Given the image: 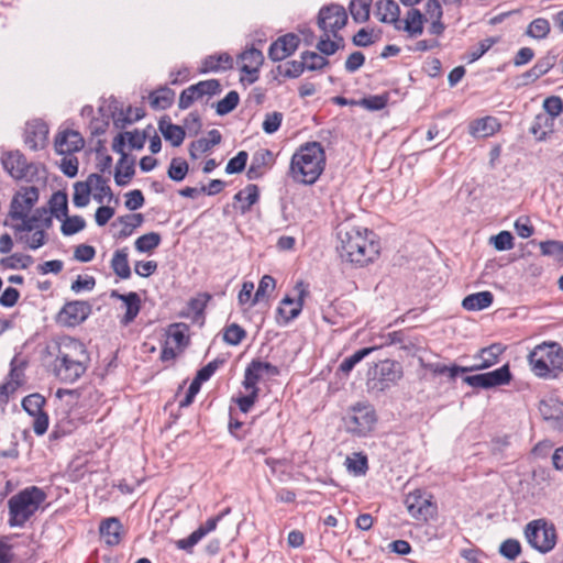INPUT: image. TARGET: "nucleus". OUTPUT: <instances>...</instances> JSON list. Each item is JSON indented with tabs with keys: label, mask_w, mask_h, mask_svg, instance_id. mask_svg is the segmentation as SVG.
<instances>
[{
	"label": "nucleus",
	"mask_w": 563,
	"mask_h": 563,
	"mask_svg": "<svg viewBox=\"0 0 563 563\" xmlns=\"http://www.w3.org/2000/svg\"><path fill=\"white\" fill-rule=\"evenodd\" d=\"M37 200L38 189L35 186L22 187L13 196L8 214L9 225L16 240L31 250L46 244L47 231L53 224L45 208H37L31 213Z\"/></svg>",
	"instance_id": "1"
},
{
	"label": "nucleus",
	"mask_w": 563,
	"mask_h": 563,
	"mask_svg": "<svg viewBox=\"0 0 563 563\" xmlns=\"http://www.w3.org/2000/svg\"><path fill=\"white\" fill-rule=\"evenodd\" d=\"M336 235L338 252L342 261L364 267L378 258L379 241L367 228L343 222L339 225Z\"/></svg>",
	"instance_id": "2"
},
{
	"label": "nucleus",
	"mask_w": 563,
	"mask_h": 563,
	"mask_svg": "<svg viewBox=\"0 0 563 563\" xmlns=\"http://www.w3.org/2000/svg\"><path fill=\"white\" fill-rule=\"evenodd\" d=\"M54 373L62 382L74 383L87 369L89 356L85 345L70 336H62L56 343Z\"/></svg>",
	"instance_id": "3"
},
{
	"label": "nucleus",
	"mask_w": 563,
	"mask_h": 563,
	"mask_svg": "<svg viewBox=\"0 0 563 563\" xmlns=\"http://www.w3.org/2000/svg\"><path fill=\"white\" fill-rule=\"evenodd\" d=\"M325 166V154L319 142L301 145L290 161V175L297 183L314 184Z\"/></svg>",
	"instance_id": "4"
},
{
	"label": "nucleus",
	"mask_w": 563,
	"mask_h": 563,
	"mask_svg": "<svg viewBox=\"0 0 563 563\" xmlns=\"http://www.w3.org/2000/svg\"><path fill=\"white\" fill-rule=\"evenodd\" d=\"M46 500L45 492L37 486H30L8 500L10 527H23Z\"/></svg>",
	"instance_id": "5"
},
{
	"label": "nucleus",
	"mask_w": 563,
	"mask_h": 563,
	"mask_svg": "<svg viewBox=\"0 0 563 563\" xmlns=\"http://www.w3.org/2000/svg\"><path fill=\"white\" fill-rule=\"evenodd\" d=\"M533 374L541 378H556L563 372V349L555 342L537 345L528 356Z\"/></svg>",
	"instance_id": "6"
},
{
	"label": "nucleus",
	"mask_w": 563,
	"mask_h": 563,
	"mask_svg": "<svg viewBox=\"0 0 563 563\" xmlns=\"http://www.w3.org/2000/svg\"><path fill=\"white\" fill-rule=\"evenodd\" d=\"M528 543L541 553L551 551L556 543V531L544 520H533L525 529Z\"/></svg>",
	"instance_id": "7"
},
{
	"label": "nucleus",
	"mask_w": 563,
	"mask_h": 563,
	"mask_svg": "<svg viewBox=\"0 0 563 563\" xmlns=\"http://www.w3.org/2000/svg\"><path fill=\"white\" fill-rule=\"evenodd\" d=\"M405 505L409 515L421 521H428L437 515L433 496L424 490L416 489L406 496Z\"/></svg>",
	"instance_id": "8"
},
{
	"label": "nucleus",
	"mask_w": 563,
	"mask_h": 563,
	"mask_svg": "<svg viewBox=\"0 0 563 563\" xmlns=\"http://www.w3.org/2000/svg\"><path fill=\"white\" fill-rule=\"evenodd\" d=\"M376 421V412L371 405L356 404L351 409L347 429L357 435H366L374 429Z\"/></svg>",
	"instance_id": "9"
},
{
	"label": "nucleus",
	"mask_w": 563,
	"mask_h": 563,
	"mask_svg": "<svg viewBox=\"0 0 563 563\" xmlns=\"http://www.w3.org/2000/svg\"><path fill=\"white\" fill-rule=\"evenodd\" d=\"M347 21V14L343 7L330 4L320 9L318 14V26L323 33L332 34L338 37V32L344 27Z\"/></svg>",
	"instance_id": "10"
},
{
	"label": "nucleus",
	"mask_w": 563,
	"mask_h": 563,
	"mask_svg": "<svg viewBox=\"0 0 563 563\" xmlns=\"http://www.w3.org/2000/svg\"><path fill=\"white\" fill-rule=\"evenodd\" d=\"M220 91L221 86L217 79L199 81L180 93L178 106L180 109H188L195 101L202 99L205 96L211 97Z\"/></svg>",
	"instance_id": "11"
},
{
	"label": "nucleus",
	"mask_w": 563,
	"mask_h": 563,
	"mask_svg": "<svg viewBox=\"0 0 563 563\" xmlns=\"http://www.w3.org/2000/svg\"><path fill=\"white\" fill-rule=\"evenodd\" d=\"M230 508H227L216 517L209 518L203 525L196 529L189 537L176 541V547L186 552H191L192 548L203 539L208 533L216 530L218 522L229 512Z\"/></svg>",
	"instance_id": "12"
},
{
	"label": "nucleus",
	"mask_w": 563,
	"mask_h": 563,
	"mask_svg": "<svg viewBox=\"0 0 563 563\" xmlns=\"http://www.w3.org/2000/svg\"><path fill=\"white\" fill-rule=\"evenodd\" d=\"M85 145V141L79 132L74 130L59 131L54 141L55 151L59 155H71L79 152Z\"/></svg>",
	"instance_id": "13"
},
{
	"label": "nucleus",
	"mask_w": 563,
	"mask_h": 563,
	"mask_svg": "<svg viewBox=\"0 0 563 563\" xmlns=\"http://www.w3.org/2000/svg\"><path fill=\"white\" fill-rule=\"evenodd\" d=\"M278 373V368L271 363L253 361L245 371L243 386L245 389L254 388L264 377H273Z\"/></svg>",
	"instance_id": "14"
},
{
	"label": "nucleus",
	"mask_w": 563,
	"mask_h": 563,
	"mask_svg": "<svg viewBox=\"0 0 563 563\" xmlns=\"http://www.w3.org/2000/svg\"><path fill=\"white\" fill-rule=\"evenodd\" d=\"M91 312V306L87 301L67 302L59 312V320L74 327L85 321Z\"/></svg>",
	"instance_id": "15"
},
{
	"label": "nucleus",
	"mask_w": 563,
	"mask_h": 563,
	"mask_svg": "<svg viewBox=\"0 0 563 563\" xmlns=\"http://www.w3.org/2000/svg\"><path fill=\"white\" fill-rule=\"evenodd\" d=\"M3 168L14 179H24L29 176L31 166L25 157L18 151L8 152L1 158Z\"/></svg>",
	"instance_id": "16"
},
{
	"label": "nucleus",
	"mask_w": 563,
	"mask_h": 563,
	"mask_svg": "<svg viewBox=\"0 0 563 563\" xmlns=\"http://www.w3.org/2000/svg\"><path fill=\"white\" fill-rule=\"evenodd\" d=\"M299 45V37L292 33L277 38L268 49V56L274 62L284 60L296 52Z\"/></svg>",
	"instance_id": "17"
},
{
	"label": "nucleus",
	"mask_w": 563,
	"mask_h": 563,
	"mask_svg": "<svg viewBox=\"0 0 563 563\" xmlns=\"http://www.w3.org/2000/svg\"><path fill=\"white\" fill-rule=\"evenodd\" d=\"M48 128L42 121H32L26 124L24 142L32 151L44 148L47 142Z\"/></svg>",
	"instance_id": "18"
},
{
	"label": "nucleus",
	"mask_w": 563,
	"mask_h": 563,
	"mask_svg": "<svg viewBox=\"0 0 563 563\" xmlns=\"http://www.w3.org/2000/svg\"><path fill=\"white\" fill-rule=\"evenodd\" d=\"M296 289L298 290V299L295 300L290 297H285L280 306L278 307V314L284 319L285 322H289L300 313L303 306V298L307 295V290L303 286V283H298L296 285Z\"/></svg>",
	"instance_id": "19"
},
{
	"label": "nucleus",
	"mask_w": 563,
	"mask_h": 563,
	"mask_svg": "<svg viewBox=\"0 0 563 563\" xmlns=\"http://www.w3.org/2000/svg\"><path fill=\"white\" fill-rule=\"evenodd\" d=\"M539 411L544 420L555 429H563V402L556 398L540 401Z\"/></svg>",
	"instance_id": "20"
},
{
	"label": "nucleus",
	"mask_w": 563,
	"mask_h": 563,
	"mask_svg": "<svg viewBox=\"0 0 563 563\" xmlns=\"http://www.w3.org/2000/svg\"><path fill=\"white\" fill-rule=\"evenodd\" d=\"M504 351L505 347L499 343L484 347L474 356L477 363L468 368H463V371H479L488 368L498 363L499 356Z\"/></svg>",
	"instance_id": "21"
},
{
	"label": "nucleus",
	"mask_w": 563,
	"mask_h": 563,
	"mask_svg": "<svg viewBox=\"0 0 563 563\" xmlns=\"http://www.w3.org/2000/svg\"><path fill=\"white\" fill-rule=\"evenodd\" d=\"M111 297L117 298L123 302L125 312H124L123 317L121 318V323L123 325H128L131 322H133L141 309L140 296L133 291L129 292L126 295H122V294H119L118 291L113 290L111 292Z\"/></svg>",
	"instance_id": "22"
},
{
	"label": "nucleus",
	"mask_w": 563,
	"mask_h": 563,
	"mask_svg": "<svg viewBox=\"0 0 563 563\" xmlns=\"http://www.w3.org/2000/svg\"><path fill=\"white\" fill-rule=\"evenodd\" d=\"M100 536L108 545H117L121 541L123 527L118 518H107L100 523Z\"/></svg>",
	"instance_id": "23"
},
{
	"label": "nucleus",
	"mask_w": 563,
	"mask_h": 563,
	"mask_svg": "<svg viewBox=\"0 0 563 563\" xmlns=\"http://www.w3.org/2000/svg\"><path fill=\"white\" fill-rule=\"evenodd\" d=\"M556 120L558 119L541 112L536 115L530 132L538 141H543L555 131Z\"/></svg>",
	"instance_id": "24"
},
{
	"label": "nucleus",
	"mask_w": 563,
	"mask_h": 563,
	"mask_svg": "<svg viewBox=\"0 0 563 563\" xmlns=\"http://www.w3.org/2000/svg\"><path fill=\"white\" fill-rule=\"evenodd\" d=\"M376 374L385 386L396 384L402 377L401 365L396 361L384 360L377 364Z\"/></svg>",
	"instance_id": "25"
},
{
	"label": "nucleus",
	"mask_w": 563,
	"mask_h": 563,
	"mask_svg": "<svg viewBox=\"0 0 563 563\" xmlns=\"http://www.w3.org/2000/svg\"><path fill=\"white\" fill-rule=\"evenodd\" d=\"M500 128L497 119L485 117L473 121L470 124V134L477 139H485L494 135Z\"/></svg>",
	"instance_id": "26"
},
{
	"label": "nucleus",
	"mask_w": 563,
	"mask_h": 563,
	"mask_svg": "<svg viewBox=\"0 0 563 563\" xmlns=\"http://www.w3.org/2000/svg\"><path fill=\"white\" fill-rule=\"evenodd\" d=\"M260 197V190L256 185H247L244 189L235 194L234 208L240 210L242 214L249 212L253 205H255Z\"/></svg>",
	"instance_id": "27"
},
{
	"label": "nucleus",
	"mask_w": 563,
	"mask_h": 563,
	"mask_svg": "<svg viewBox=\"0 0 563 563\" xmlns=\"http://www.w3.org/2000/svg\"><path fill=\"white\" fill-rule=\"evenodd\" d=\"M398 30L408 32L411 36L420 35L423 31V15L417 9H410L404 21L396 24Z\"/></svg>",
	"instance_id": "28"
},
{
	"label": "nucleus",
	"mask_w": 563,
	"mask_h": 563,
	"mask_svg": "<svg viewBox=\"0 0 563 563\" xmlns=\"http://www.w3.org/2000/svg\"><path fill=\"white\" fill-rule=\"evenodd\" d=\"M87 179L91 188L92 197L96 201L102 203L104 198H108V201L113 198L112 190L108 185V181L102 176L98 174H90Z\"/></svg>",
	"instance_id": "29"
},
{
	"label": "nucleus",
	"mask_w": 563,
	"mask_h": 563,
	"mask_svg": "<svg viewBox=\"0 0 563 563\" xmlns=\"http://www.w3.org/2000/svg\"><path fill=\"white\" fill-rule=\"evenodd\" d=\"M221 133L213 129L208 132L207 137H201L190 144L189 154L192 158H197L198 155L208 152L212 146L218 145L221 142Z\"/></svg>",
	"instance_id": "30"
},
{
	"label": "nucleus",
	"mask_w": 563,
	"mask_h": 563,
	"mask_svg": "<svg viewBox=\"0 0 563 563\" xmlns=\"http://www.w3.org/2000/svg\"><path fill=\"white\" fill-rule=\"evenodd\" d=\"M272 159H273V154L271 151H268V150L257 151L252 158V163L247 170V177L250 179H256V178L261 177L264 174L265 168L271 164Z\"/></svg>",
	"instance_id": "31"
},
{
	"label": "nucleus",
	"mask_w": 563,
	"mask_h": 563,
	"mask_svg": "<svg viewBox=\"0 0 563 563\" xmlns=\"http://www.w3.org/2000/svg\"><path fill=\"white\" fill-rule=\"evenodd\" d=\"M144 221V218L141 213H131L123 217L118 218L112 225H120V229L117 233L118 238H128L133 231L141 227Z\"/></svg>",
	"instance_id": "32"
},
{
	"label": "nucleus",
	"mask_w": 563,
	"mask_h": 563,
	"mask_svg": "<svg viewBox=\"0 0 563 563\" xmlns=\"http://www.w3.org/2000/svg\"><path fill=\"white\" fill-rule=\"evenodd\" d=\"M263 60L264 56L260 49L250 48L240 56L241 70L249 75L256 74Z\"/></svg>",
	"instance_id": "33"
},
{
	"label": "nucleus",
	"mask_w": 563,
	"mask_h": 563,
	"mask_svg": "<svg viewBox=\"0 0 563 563\" xmlns=\"http://www.w3.org/2000/svg\"><path fill=\"white\" fill-rule=\"evenodd\" d=\"M494 296L490 291H479L466 296L462 301V307L468 311H479L493 303Z\"/></svg>",
	"instance_id": "34"
},
{
	"label": "nucleus",
	"mask_w": 563,
	"mask_h": 563,
	"mask_svg": "<svg viewBox=\"0 0 563 563\" xmlns=\"http://www.w3.org/2000/svg\"><path fill=\"white\" fill-rule=\"evenodd\" d=\"M376 15L380 22L396 23L399 22V7L393 0H380L376 4Z\"/></svg>",
	"instance_id": "35"
},
{
	"label": "nucleus",
	"mask_w": 563,
	"mask_h": 563,
	"mask_svg": "<svg viewBox=\"0 0 563 563\" xmlns=\"http://www.w3.org/2000/svg\"><path fill=\"white\" fill-rule=\"evenodd\" d=\"M128 257V247H122L114 252L111 260V268L113 269L114 274L122 279H128L131 276V268Z\"/></svg>",
	"instance_id": "36"
},
{
	"label": "nucleus",
	"mask_w": 563,
	"mask_h": 563,
	"mask_svg": "<svg viewBox=\"0 0 563 563\" xmlns=\"http://www.w3.org/2000/svg\"><path fill=\"white\" fill-rule=\"evenodd\" d=\"M551 485V473L549 470L539 467L533 470L530 490L533 496L541 495Z\"/></svg>",
	"instance_id": "37"
},
{
	"label": "nucleus",
	"mask_w": 563,
	"mask_h": 563,
	"mask_svg": "<svg viewBox=\"0 0 563 563\" xmlns=\"http://www.w3.org/2000/svg\"><path fill=\"white\" fill-rule=\"evenodd\" d=\"M49 211L48 216L51 219L55 217L58 220H62L63 217H66L68 213V198L66 192L56 191L52 195L49 199Z\"/></svg>",
	"instance_id": "38"
},
{
	"label": "nucleus",
	"mask_w": 563,
	"mask_h": 563,
	"mask_svg": "<svg viewBox=\"0 0 563 563\" xmlns=\"http://www.w3.org/2000/svg\"><path fill=\"white\" fill-rule=\"evenodd\" d=\"M158 128L165 140L169 141L173 146H179L183 143L185 131L181 126L166 120H161Z\"/></svg>",
	"instance_id": "39"
},
{
	"label": "nucleus",
	"mask_w": 563,
	"mask_h": 563,
	"mask_svg": "<svg viewBox=\"0 0 563 563\" xmlns=\"http://www.w3.org/2000/svg\"><path fill=\"white\" fill-rule=\"evenodd\" d=\"M232 66V58L227 53H221L218 55H210L206 57L202 62V73L208 71H218L221 69H228Z\"/></svg>",
	"instance_id": "40"
},
{
	"label": "nucleus",
	"mask_w": 563,
	"mask_h": 563,
	"mask_svg": "<svg viewBox=\"0 0 563 563\" xmlns=\"http://www.w3.org/2000/svg\"><path fill=\"white\" fill-rule=\"evenodd\" d=\"M187 325L181 323L172 324L167 331L166 342L180 351L188 343Z\"/></svg>",
	"instance_id": "41"
},
{
	"label": "nucleus",
	"mask_w": 563,
	"mask_h": 563,
	"mask_svg": "<svg viewBox=\"0 0 563 563\" xmlns=\"http://www.w3.org/2000/svg\"><path fill=\"white\" fill-rule=\"evenodd\" d=\"M175 93L169 88H159L150 95V103L156 110H164L172 106Z\"/></svg>",
	"instance_id": "42"
},
{
	"label": "nucleus",
	"mask_w": 563,
	"mask_h": 563,
	"mask_svg": "<svg viewBox=\"0 0 563 563\" xmlns=\"http://www.w3.org/2000/svg\"><path fill=\"white\" fill-rule=\"evenodd\" d=\"M161 241L162 238L159 233L150 232L137 238L134 242V246L140 253H151L161 244Z\"/></svg>",
	"instance_id": "43"
},
{
	"label": "nucleus",
	"mask_w": 563,
	"mask_h": 563,
	"mask_svg": "<svg viewBox=\"0 0 563 563\" xmlns=\"http://www.w3.org/2000/svg\"><path fill=\"white\" fill-rule=\"evenodd\" d=\"M487 388L506 385L511 380L509 365L506 364L495 371L485 373Z\"/></svg>",
	"instance_id": "44"
},
{
	"label": "nucleus",
	"mask_w": 563,
	"mask_h": 563,
	"mask_svg": "<svg viewBox=\"0 0 563 563\" xmlns=\"http://www.w3.org/2000/svg\"><path fill=\"white\" fill-rule=\"evenodd\" d=\"M372 0H351L350 12L357 23L366 22L369 18Z\"/></svg>",
	"instance_id": "45"
},
{
	"label": "nucleus",
	"mask_w": 563,
	"mask_h": 563,
	"mask_svg": "<svg viewBox=\"0 0 563 563\" xmlns=\"http://www.w3.org/2000/svg\"><path fill=\"white\" fill-rule=\"evenodd\" d=\"M91 195V188L88 179L85 181H77L74 185L73 202L77 208H84L88 206Z\"/></svg>",
	"instance_id": "46"
},
{
	"label": "nucleus",
	"mask_w": 563,
	"mask_h": 563,
	"mask_svg": "<svg viewBox=\"0 0 563 563\" xmlns=\"http://www.w3.org/2000/svg\"><path fill=\"white\" fill-rule=\"evenodd\" d=\"M341 46H343V37L338 34V37H332V34L324 33L317 44L318 51L323 55H333Z\"/></svg>",
	"instance_id": "47"
},
{
	"label": "nucleus",
	"mask_w": 563,
	"mask_h": 563,
	"mask_svg": "<svg viewBox=\"0 0 563 563\" xmlns=\"http://www.w3.org/2000/svg\"><path fill=\"white\" fill-rule=\"evenodd\" d=\"M551 30L550 22L544 18H538L530 22L526 34L536 40L545 38Z\"/></svg>",
	"instance_id": "48"
},
{
	"label": "nucleus",
	"mask_w": 563,
	"mask_h": 563,
	"mask_svg": "<svg viewBox=\"0 0 563 563\" xmlns=\"http://www.w3.org/2000/svg\"><path fill=\"white\" fill-rule=\"evenodd\" d=\"M86 227V221L80 216H73L69 217L68 214L66 217H63L62 219V227L60 231L63 235L69 236L74 235L81 230H84Z\"/></svg>",
	"instance_id": "49"
},
{
	"label": "nucleus",
	"mask_w": 563,
	"mask_h": 563,
	"mask_svg": "<svg viewBox=\"0 0 563 563\" xmlns=\"http://www.w3.org/2000/svg\"><path fill=\"white\" fill-rule=\"evenodd\" d=\"M33 263V258L25 254H12L1 260V265L9 269H25Z\"/></svg>",
	"instance_id": "50"
},
{
	"label": "nucleus",
	"mask_w": 563,
	"mask_h": 563,
	"mask_svg": "<svg viewBox=\"0 0 563 563\" xmlns=\"http://www.w3.org/2000/svg\"><path fill=\"white\" fill-rule=\"evenodd\" d=\"M539 246L542 255L550 256L556 262H563V242L550 240L540 242Z\"/></svg>",
	"instance_id": "51"
},
{
	"label": "nucleus",
	"mask_w": 563,
	"mask_h": 563,
	"mask_svg": "<svg viewBox=\"0 0 563 563\" xmlns=\"http://www.w3.org/2000/svg\"><path fill=\"white\" fill-rule=\"evenodd\" d=\"M276 286L275 279L271 275H264L260 283L257 290L253 296V301L251 302V307L263 300L266 296H268Z\"/></svg>",
	"instance_id": "52"
},
{
	"label": "nucleus",
	"mask_w": 563,
	"mask_h": 563,
	"mask_svg": "<svg viewBox=\"0 0 563 563\" xmlns=\"http://www.w3.org/2000/svg\"><path fill=\"white\" fill-rule=\"evenodd\" d=\"M554 65L552 57H545L536 63V65L528 70L523 76L531 81L537 80L541 76L545 75Z\"/></svg>",
	"instance_id": "53"
},
{
	"label": "nucleus",
	"mask_w": 563,
	"mask_h": 563,
	"mask_svg": "<svg viewBox=\"0 0 563 563\" xmlns=\"http://www.w3.org/2000/svg\"><path fill=\"white\" fill-rule=\"evenodd\" d=\"M45 405V398L40 394H31L23 398L22 407L32 417L43 411Z\"/></svg>",
	"instance_id": "54"
},
{
	"label": "nucleus",
	"mask_w": 563,
	"mask_h": 563,
	"mask_svg": "<svg viewBox=\"0 0 563 563\" xmlns=\"http://www.w3.org/2000/svg\"><path fill=\"white\" fill-rule=\"evenodd\" d=\"M375 349L376 347H364V349L356 351L354 354L346 357L340 364V371L345 374L350 373L357 363H360L364 357L369 355Z\"/></svg>",
	"instance_id": "55"
},
{
	"label": "nucleus",
	"mask_w": 563,
	"mask_h": 563,
	"mask_svg": "<svg viewBox=\"0 0 563 563\" xmlns=\"http://www.w3.org/2000/svg\"><path fill=\"white\" fill-rule=\"evenodd\" d=\"M301 59L305 63V68L308 70H318L325 67L329 60L316 52H303Z\"/></svg>",
	"instance_id": "56"
},
{
	"label": "nucleus",
	"mask_w": 563,
	"mask_h": 563,
	"mask_svg": "<svg viewBox=\"0 0 563 563\" xmlns=\"http://www.w3.org/2000/svg\"><path fill=\"white\" fill-rule=\"evenodd\" d=\"M349 472L354 475H364L367 471V459L361 453H355L345 461Z\"/></svg>",
	"instance_id": "57"
},
{
	"label": "nucleus",
	"mask_w": 563,
	"mask_h": 563,
	"mask_svg": "<svg viewBox=\"0 0 563 563\" xmlns=\"http://www.w3.org/2000/svg\"><path fill=\"white\" fill-rule=\"evenodd\" d=\"M543 113L558 119L563 112V100L559 96H551L543 100Z\"/></svg>",
	"instance_id": "58"
},
{
	"label": "nucleus",
	"mask_w": 563,
	"mask_h": 563,
	"mask_svg": "<svg viewBox=\"0 0 563 563\" xmlns=\"http://www.w3.org/2000/svg\"><path fill=\"white\" fill-rule=\"evenodd\" d=\"M239 93L234 90L230 91L223 99H221L216 107L219 115L230 113L239 103Z\"/></svg>",
	"instance_id": "59"
},
{
	"label": "nucleus",
	"mask_w": 563,
	"mask_h": 563,
	"mask_svg": "<svg viewBox=\"0 0 563 563\" xmlns=\"http://www.w3.org/2000/svg\"><path fill=\"white\" fill-rule=\"evenodd\" d=\"M188 173V164L181 158H173L168 168V177L181 181Z\"/></svg>",
	"instance_id": "60"
},
{
	"label": "nucleus",
	"mask_w": 563,
	"mask_h": 563,
	"mask_svg": "<svg viewBox=\"0 0 563 563\" xmlns=\"http://www.w3.org/2000/svg\"><path fill=\"white\" fill-rule=\"evenodd\" d=\"M246 336V332L236 323H232L225 328L223 333V340L230 345H238Z\"/></svg>",
	"instance_id": "61"
},
{
	"label": "nucleus",
	"mask_w": 563,
	"mask_h": 563,
	"mask_svg": "<svg viewBox=\"0 0 563 563\" xmlns=\"http://www.w3.org/2000/svg\"><path fill=\"white\" fill-rule=\"evenodd\" d=\"M284 115L282 112L273 111L265 114L264 121L262 123L263 131L266 134L275 133L283 122Z\"/></svg>",
	"instance_id": "62"
},
{
	"label": "nucleus",
	"mask_w": 563,
	"mask_h": 563,
	"mask_svg": "<svg viewBox=\"0 0 563 563\" xmlns=\"http://www.w3.org/2000/svg\"><path fill=\"white\" fill-rule=\"evenodd\" d=\"M499 553L508 560H515L521 553L520 542L516 539L505 540L499 545Z\"/></svg>",
	"instance_id": "63"
},
{
	"label": "nucleus",
	"mask_w": 563,
	"mask_h": 563,
	"mask_svg": "<svg viewBox=\"0 0 563 563\" xmlns=\"http://www.w3.org/2000/svg\"><path fill=\"white\" fill-rule=\"evenodd\" d=\"M247 157H249V155L245 151L239 152L236 154V156H234L233 158H231L228 162L227 167H225V173L227 174L241 173L245 168Z\"/></svg>",
	"instance_id": "64"
}]
</instances>
